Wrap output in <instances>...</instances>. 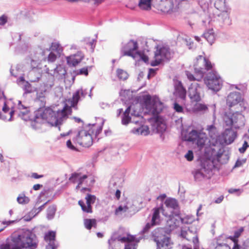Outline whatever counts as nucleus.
I'll use <instances>...</instances> for the list:
<instances>
[{"label": "nucleus", "mask_w": 249, "mask_h": 249, "mask_svg": "<svg viewBox=\"0 0 249 249\" xmlns=\"http://www.w3.org/2000/svg\"><path fill=\"white\" fill-rule=\"evenodd\" d=\"M87 93L86 90H77L72 96L71 100V106L65 105L63 108L53 111L51 108L40 107L35 112L34 121L36 123L47 124L51 126H58L65 121L71 112V107H75L80 96L85 97Z\"/></svg>", "instance_id": "1"}, {"label": "nucleus", "mask_w": 249, "mask_h": 249, "mask_svg": "<svg viewBox=\"0 0 249 249\" xmlns=\"http://www.w3.org/2000/svg\"><path fill=\"white\" fill-rule=\"evenodd\" d=\"M37 245L36 235L28 230L12 233L0 245V249H36Z\"/></svg>", "instance_id": "2"}, {"label": "nucleus", "mask_w": 249, "mask_h": 249, "mask_svg": "<svg viewBox=\"0 0 249 249\" xmlns=\"http://www.w3.org/2000/svg\"><path fill=\"white\" fill-rule=\"evenodd\" d=\"M103 124V120L101 121L100 125L96 124H89L84 129L81 130L78 132L75 141L83 146H90L93 142L92 134H94L96 137H97L102 130Z\"/></svg>", "instance_id": "3"}, {"label": "nucleus", "mask_w": 249, "mask_h": 249, "mask_svg": "<svg viewBox=\"0 0 249 249\" xmlns=\"http://www.w3.org/2000/svg\"><path fill=\"white\" fill-rule=\"evenodd\" d=\"M194 67L195 75L189 71H186L185 73L190 81L198 82L202 79L207 71L212 69V64L206 57L202 55H199L196 58Z\"/></svg>", "instance_id": "4"}, {"label": "nucleus", "mask_w": 249, "mask_h": 249, "mask_svg": "<svg viewBox=\"0 0 249 249\" xmlns=\"http://www.w3.org/2000/svg\"><path fill=\"white\" fill-rule=\"evenodd\" d=\"M49 51L50 50L48 49L42 48L40 47H36L31 50L29 58L32 70L30 72V76L34 74L36 70L40 71L41 69V63L43 61H45L46 60L47 55L46 53Z\"/></svg>", "instance_id": "5"}, {"label": "nucleus", "mask_w": 249, "mask_h": 249, "mask_svg": "<svg viewBox=\"0 0 249 249\" xmlns=\"http://www.w3.org/2000/svg\"><path fill=\"white\" fill-rule=\"evenodd\" d=\"M224 125L226 126L238 129L245 125L244 116L239 111L233 113H226L223 117Z\"/></svg>", "instance_id": "6"}, {"label": "nucleus", "mask_w": 249, "mask_h": 249, "mask_svg": "<svg viewBox=\"0 0 249 249\" xmlns=\"http://www.w3.org/2000/svg\"><path fill=\"white\" fill-rule=\"evenodd\" d=\"M181 135L184 141L196 143L200 148H202L204 145L207 140V136L205 133L196 130H192L190 131H183Z\"/></svg>", "instance_id": "7"}, {"label": "nucleus", "mask_w": 249, "mask_h": 249, "mask_svg": "<svg viewBox=\"0 0 249 249\" xmlns=\"http://www.w3.org/2000/svg\"><path fill=\"white\" fill-rule=\"evenodd\" d=\"M204 81L208 89L214 92L219 91L223 86V80L215 71L209 72L204 77Z\"/></svg>", "instance_id": "8"}, {"label": "nucleus", "mask_w": 249, "mask_h": 249, "mask_svg": "<svg viewBox=\"0 0 249 249\" xmlns=\"http://www.w3.org/2000/svg\"><path fill=\"white\" fill-rule=\"evenodd\" d=\"M188 94L192 102H200L204 96L203 86L196 82H194L189 87Z\"/></svg>", "instance_id": "9"}, {"label": "nucleus", "mask_w": 249, "mask_h": 249, "mask_svg": "<svg viewBox=\"0 0 249 249\" xmlns=\"http://www.w3.org/2000/svg\"><path fill=\"white\" fill-rule=\"evenodd\" d=\"M169 49L166 46H157V50L155 52L154 60L151 62L152 66H156L159 65L164 59L169 60L171 57Z\"/></svg>", "instance_id": "10"}, {"label": "nucleus", "mask_w": 249, "mask_h": 249, "mask_svg": "<svg viewBox=\"0 0 249 249\" xmlns=\"http://www.w3.org/2000/svg\"><path fill=\"white\" fill-rule=\"evenodd\" d=\"M242 100L243 99L240 92H232L228 95L226 103L230 108L237 106L239 110L242 111L246 108L243 105Z\"/></svg>", "instance_id": "11"}, {"label": "nucleus", "mask_w": 249, "mask_h": 249, "mask_svg": "<svg viewBox=\"0 0 249 249\" xmlns=\"http://www.w3.org/2000/svg\"><path fill=\"white\" fill-rule=\"evenodd\" d=\"M138 49L137 42L134 40H130L122 47L121 56H128L136 59V57L139 54Z\"/></svg>", "instance_id": "12"}, {"label": "nucleus", "mask_w": 249, "mask_h": 249, "mask_svg": "<svg viewBox=\"0 0 249 249\" xmlns=\"http://www.w3.org/2000/svg\"><path fill=\"white\" fill-rule=\"evenodd\" d=\"M144 102L145 108L149 113L158 115L162 110V104L158 99L151 100V96L147 95Z\"/></svg>", "instance_id": "13"}, {"label": "nucleus", "mask_w": 249, "mask_h": 249, "mask_svg": "<svg viewBox=\"0 0 249 249\" xmlns=\"http://www.w3.org/2000/svg\"><path fill=\"white\" fill-rule=\"evenodd\" d=\"M69 180L73 183H78L76 187V189H78L81 187H82L83 189H85L86 186H90L94 182V180L91 179V183L90 184H88L87 175L83 174L80 172H75L72 173L70 177Z\"/></svg>", "instance_id": "14"}, {"label": "nucleus", "mask_w": 249, "mask_h": 249, "mask_svg": "<svg viewBox=\"0 0 249 249\" xmlns=\"http://www.w3.org/2000/svg\"><path fill=\"white\" fill-rule=\"evenodd\" d=\"M135 213L134 207L130 202L121 204L115 211V214L121 218L131 217Z\"/></svg>", "instance_id": "15"}, {"label": "nucleus", "mask_w": 249, "mask_h": 249, "mask_svg": "<svg viewBox=\"0 0 249 249\" xmlns=\"http://www.w3.org/2000/svg\"><path fill=\"white\" fill-rule=\"evenodd\" d=\"M142 237L140 236L137 238L136 236L127 234L126 236H119L117 240L123 243H125L124 249H136L137 243H138Z\"/></svg>", "instance_id": "16"}, {"label": "nucleus", "mask_w": 249, "mask_h": 249, "mask_svg": "<svg viewBox=\"0 0 249 249\" xmlns=\"http://www.w3.org/2000/svg\"><path fill=\"white\" fill-rule=\"evenodd\" d=\"M232 127L226 128L224 131L220 136L223 139L219 140L218 144H230L233 142L237 137V133L232 129Z\"/></svg>", "instance_id": "17"}, {"label": "nucleus", "mask_w": 249, "mask_h": 249, "mask_svg": "<svg viewBox=\"0 0 249 249\" xmlns=\"http://www.w3.org/2000/svg\"><path fill=\"white\" fill-rule=\"evenodd\" d=\"M216 149H213L214 159L216 160L217 161L221 164L226 163L229 159V155L228 152L225 150L223 145L218 144Z\"/></svg>", "instance_id": "18"}, {"label": "nucleus", "mask_w": 249, "mask_h": 249, "mask_svg": "<svg viewBox=\"0 0 249 249\" xmlns=\"http://www.w3.org/2000/svg\"><path fill=\"white\" fill-rule=\"evenodd\" d=\"M185 1L186 0H176L175 4H174L173 0H165L161 1L160 4L161 10L163 12L168 13L176 12L180 8L179 7V1Z\"/></svg>", "instance_id": "19"}, {"label": "nucleus", "mask_w": 249, "mask_h": 249, "mask_svg": "<svg viewBox=\"0 0 249 249\" xmlns=\"http://www.w3.org/2000/svg\"><path fill=\"white\" fill-rule=\"evenodd\" d=\"M163 215L168 219L166 221V226L170 231H172L179 226L180 223V217L178 215H174L172 213L165 212L163 211Z\"/></svg>", "instance_id": "20"}, {"label": "nucleus", "mask_w": 249, "mask_h": 249, "mask_svg": "<svg viewBox=\"0 0 249 249\" xmlns=\"http://www.w3.org/2000/svg\"><path fill=\"white\" fill-rule=\"evenodd\" d=\"M86 204L83 200L78 201L79 205L81 206L83 212L87 213H92L91 205L94 204L96 200V197L94 195L88 194L85 197Z\"/></svg>", "instance_id": "21"}, {"label": "nucleus", "mask_w": 249, "mask_h": 249, "mask_svg": "<svg viewBox=\"0 0 249 249\" xmlns=\"http://www.w3.org/2000/svg\"><path fill=\"white\" fill-rule=\"evenodd\" d=\"M84 57V54L81 52H78L75 54L67 56L66 60L69 66H75L81 61Z\"/></svg>", "instance_id": "22"}, {"label": "nucleus", "mask_w": 249, "mask_h": 249, "mask_svg": "<svg viewBox=\"0 0 249 249\" xmlns=\"http://www.w3.org/2000/svg\"><path fill=\"white\" fill-rule=\"evenodd\" d=\"M46 95L47 91L45 88L39 89L36 91L35 102L41 107H44L46 103Z\"/></svg>", "instance_id": "23"}, {"label": "nucleus", "mask_w": 249, "mask_h": 249, "mask_svg": "<svg viewBox=\"0 0 249 249\" xmlns=\"http://www.w3.org/2000/svg\"><path fill=\"white\" fill-rule=\"evenodd\" d=\"M174 88V95L182 100L184 99L186 95V90L183 87L181 82L179 81H176L175 82Z\"/></svg>", "instance_id": "24"}, {"label": "nucleus", "mask_w": 249, "mask_h": 249, "mask_svg": "<svg viewBox=\"0 0 249 249\" xmlns=\"http://www.w3.org/2000/svg\"><path fill=\"white\" fill-rule=\"evenodd\" d=\"M164 205L165 206V208H163V209H166V212L167 213L171 212L172 213H174V211L178 209V201L175 198H167L164 201Z\"/></svg>", "instance_id": "25"}, {"label": "nucleus", "mask_w": 249, "mask_h": 249, "mask_svg": "<svg viewBox=\"0 0 249 249\" xmlns=\"http://www.w3.org/2000/svg\"><path fill=\"white\" fill-rule=\"evenodd\" d=\"M46 72L49 74H50L53 76V77H55L58 79L63 78L66 73V71L65 68L60 65L56 66V67L53 71V73L49 72V70L48 68H46Z\"/></svg>", "instance_id": "26"}, {"label": "nucleus", "mask_w": 249, "mask_h": 249, "mask_svg": "<svg viewBox=\"0 0 249 249\" xmlns=\"http://www.w3.org/2000/svg\"><path fill=\"white\" fill-rule=\"evenodd\" d=\"M157 249H171L173 243L170 237L166 236L156 242Z\"/></svg>", "instance_id": "27"}, {"label": "nucleus", "mask_w": 249, "mask_h": 249, "mask_svg": "<svg viewBox=\"0 0 249 249\" xmlns=\"http://www.w3.org/2000/svg\"><path fill=\"white\" fill-rule=\"evenodd\" d=\"M230 9L222 11V13L218 15V20L223 24L229 25L231 24V19L230 17Z\"/></svg>", "instance_id": "28"}, {"label": "nucleus", "mask_w": 249, "mask_h": 249, "mask_svg": "<svg viewBox=\"0 0 249 249\" xmlns=\"http://www.w3.org/2000/svg\"><path fill=\"white\" fill-rule=\"evenodd\" d=\"M163 211H165V212H166V209H163L162 207L155 208L153 209V213L151 219V222L153 223V224L157 225L159 223L160 221V213L161 212L163 213Z\"/></svg>", "instance_id": "29"}, {"label": "nucleus", "mask_w": 249, "mask_h": 249, "mask_svg": "<svg viewBox=\"0 0 249 249\" xmlns=\"http://www.w3.org/2000/svg\"><path fill=\"white\" fill-rule=\"evenodd\" d=\"M131 132L137 135L146 136L149 134V131L147 125H141L139 127H134L131 130Z\"/></svg>", "instance_id": "30"}, {"label": "nucleus", "mask_w": 249, "mask_h": 249, "mask_svg": "<svg viewBox=\"0 0 249 249\" xmlns=\"http://www.w3.org/2000/svg\"><path fill=\"white\" fill-rule=\"evenodd\" d=\"M203 37L205 38L210 45L213 43L215 39V35L213 29L206 30L203 34Z\"/></svg>", "instance_id": "31"}, {"label": "nucleus", "mask_w": 249, "mask_h": 249, "mask_svg": "<svg viewBox=\"0 0 249 249\" xmlns=\"http://www.w3.org/2000/svg\"><path fill=\"white\" fill-rule=\"evenodd\" d=\"M213 167V163L210 160H208L201 162L200 168L207 175L212 171Z\"/></svg>", "instance_id": "32"}, {"label": "nucleus", "mask_w": 249, "mask_h": 249, "mask_svg": "<svg viewBox=\"0 0 249 249\" xmlns=\"http://www.w3.org/2000/svg\"><path fill=\"white\" fill-rule=\"evenodd\" d=\"M163 232L164 230L161 228H157L154 230L151 233L153 240L155 242H157L159 240H160L163 237L166 236V235L163 234Z\"/></svg>", "instance_id": "33"}, {"label": "nucleus", "mask_w": 249, "mask_h": 249, "mask_svg": "<svg viewBox=\"0 0 249 249\" xmlns=\"http://www.w3.org/2000/svg\"><path fill=\"white\" fill-rule=\"evenodd\" d=\"M207 129L208 131L209 134L212 139L214 140L215 138L216 144H218V141L221 139V137L220 136H217L216 127L213 125H210L208 126Z\"/></svg>", "instance_id": "34"}, {"label": "nucleus", "mask_w": 249, "mask_h": 249, "mask_svg": "<svg viewBox=\"0 0 249 249\" xmlns=\"http://www.w3.org/2000/svg\"><path fill=\"white\" fill-rule=\"evenodd\" d=\"M55 232L53 231H49L45 234L44 238L45 241L48 242V246H51L52 245L54 246L57 245L55 244Z\"/></svg>", "instance_id": "35"}, {"label": "nucleus", "mask_w": 249, "mask_h": 249, "mask_svg": "<svg viewBox=\"0 0 249 249\" xmlns=\"http://www.w3.org/2000/svg\"><path fill=\"white\" fill-rule=\"evenodd\" d=\"M192 173L195 180L197 181H201L205 177H207V174L204 171H202L201 168L194 171Z\"/></svg>", "instance_id": "36"}, {"label": "nucleus", "mask_w": 249, "mask_h": 249, "mask_svg": "<svg viewBox=\"0 0 249 249\" xmlns=\"http://www.w3.org/2000/svg\"><path fill=\"white\" fill-rule=\"evenodd\" d=\"M132 108L131 106L128 107L124 113L122 119V123L124 125L127 124L130 121L131 118L129 116V113Z\"/></svg>", "instance_id": "37"}, {"label": "nucleus", "mask_w": 249, "mask_h": 249, "mask_svg": "<svg viewBox=\"0 0 249 249\" xmlns=\"http://www.w3.org/2000/svg\"><path fill=\"white\" fill-rule=\"evenodd\" d=\"M152 0H140L138 6L142 10H149L151 8Z\"/></svg>", "instance_id": "38"}, {"label": "nucleus", "mask_w": 249, "mask_h": 249, "mask_svg": "<svg viewBox=\"0 0 249 249\" xmlns=\"http://www.w3.org/2000/svg\"><path fill=\"white\" fill-rule=\"evenodd\" d=\"M215 8L222 11L230 9L226 7V0H216L214 3Z\"/></svg>", "instance_id": "39"}, {"label": "nucleus", "mask_w": 249, "mask_h": 249, "mask_svg": "<svg viewBox=\"0 0 249 249\" xmlns=\"http://www.w3.org/2000/svg\"><path fill=\"white\" fill-rule=\"evenodd\" d=\"M50 49L52 51V52H56L59 56H60V54L63 51L62 47L57 42H53Z\"/></svg>", "instance_id": "40"}, {"label": "nucleus", "mask_w": 249, "mask_h": 249, "mask_svg": "<svg viewBox=\"0 0 249 249\" xmlns=\"http://www.w3.org/2000/svg\"><path fill=\"white\" fill-rule=\"evenodd\" d=\"M119 179L116 178H113L109 181V188L110 190L115 191V189H118L119 184Z\"/></svg>", "instance_id": "41"}, {"label": "nucleus", "mask_w": 249, "mask_h": 249, "mask_svg": "<svg viewBox=\"0 0 249 249\" xmlns=\"http://www.w3.org/2000/svg\"><path fill=\"white\" fill-rule=\"evenodd\" d=\"M56 211V207L55 205L50 206L47 211V217L49 220L53 218Z\"/></svg>", "instance_id": "42"}, {"label": "nucleus", "mask_w": 249, "mask_h": 249, "mask_svg": "<svg viewBox=\"0 0 249 249\" xmlns=\"http://www.w3.org/2000/svg\"><path fill=\"white\" fill-rule=\"evenodd\" d=\"M84 225L88 230H90L92 227L96 226V221L94 219H85L84 220Z\"/></svg>", "instance_id": "43"}, {"label": "nucleus", "mask_w": 249, "mask_h": 249, "mask_svg": "<svg viewBox=\"0 0 249 249\" xmlns=\"http://www.w3.org/2000/svg\"><path fill=\"white\" fill-rule=\"evenodd\" d=\"M195 220V217L191 215H187L180 217V223L185 224H192Z\"/></svg>", "instance_id": "44"}, {"label": "nucleus", "mask_w": 249, "mask_h": 249, "mask_svg": "<svg viewBox=\"0 0 249 249\" xmlns=\"http://www.w3.org/2000/svg\"><path fill=\"white\" fill-rule=\"evenodd\" d=\"M116 74L118 78L122 80H126L128 76V74L126 72V71L120 69H118L117 70Z\"/></svg>", "instance_id": "45"}, {"label": "nucleus", "mask_w": 249, "mask_h": 249, "mask_svg": "<svg viewBox=\"0 0 249 249\" xmlns=\"http://www.w3.org/2000/svg\"><path fill=\"white\" fill-rule=\"evenodd\" d=\"M17 201L19 204H25L29 202L30 199L28 197L25 196V194H22L17 197Z\"/></svg>", "instance_id": "46"}, {"label": "nucleus", "mask_w": 249, "mask_h": 249, "mask_svg": "<svg viewBox=\"0 0 249 249\" xmlns=\"http://www.w3.org/2000/svg\"><path fill=\"white\" fill-rule=\"evenodd\" d=\"M243 231V228H241L239 230L236 231L234 233V235L233 236H230L228 237V238L230 239L232 241H234L235 242H238L237 238L240 236Z\"/></svg>", "instance_id": "47"}, {"label": "nucleus", "mask_w": 249, "mask_h": 249, "mask_svg": "<svg viewBox=\"0 0 249 249\" xmlns=\"http://www.w3.org/2000/svg\"><path fill=\"white\" fill-rule=\"evenodd\" d=\"M194 232L188 229L187 231L182 230L180 232V236L183 238H185L188 241H191V238L190 237H187V234H193Z\"/></svg>", "instance_id": "48"}, {"label": "nucleus", "mask_w": 249, "mask_h": 249, "mask_svg": "<svg viewBox=\"0 0 249 249\" xmlns=\"http://www.w3.org/2000/svg\"><path fill=\"white\" fill-rule=\"evenodd\" d=\"M135 107H137L136 109H133L131 114L132 116H136L137 117H139L141 116V107L140 105L139 104H137L135 105Z\"/></svg>", "instance_id": "49"}, {"label": "nucleus", "mask_w": 249, "mask_h": 249, "mask_svg": "<svg viewBox=\"0 0 249 249\" xmlns=\"http://www.w3.org/2000/svg\"><path fill=\"white\" fill-rule=\"evenodd\" d=\"M28 113H29V110L27 108L24 109L23 111L21 110L20 111V113H19V116L20 117H21L22 119L26 121L28 120V118H29V116H28Z\"/></svg>", "instance_id": "50"}, {"label": "nucleus", "mask_w": 249, "mask_h": 249, "mask_svg": "<svg viewBox=\"0 0 249 249\" xmlns=\"http://www.w3.org/2000/svg\"><path fill=\"white\" fill-rule=\"evenodd\" d=\"M57 58V55L55 54L53 52H50L47 57V61L49 62H53L55 61Z\"/></svg>", "instance_id": "51"}, {"label": "nucleus", "mask_w": 249, "mask_h": 249, "mask_svg": "<svg viewBox=\"0 0 249 249\" xmlns=\"http://www.w3.org/2000/svg\"><path fill=\"white\" fill-rule=\"evenodd\" d=\"M195 109L199 111H205L207 110V106L203 104H197L196 105Z\"/></svg>", "instance_id": "52"}, {"label": "nucleus", "mask_w": 249, "mask_h": 249, "mask_svg": "<svg viewBox=\"0 0 249 249\" xmlns=\"http://www.w3.org/2000/svg\"><path fill=\"white\" fill-rule=\"evenodd\" d=\"M155 225V224H153L152 222L147 223L145 226L143 227L142 231H141L142 234L146 233L151 228V227Z\"/></svg>", "instance_id": "53"}, {"label": "nucleus", "mask_w": 249, "mask_h": 249, "mask_svg": "<svg viewBox=\"0 0 249 249\" xmlns=\"http://www.w3.org/2000/svg\"><path fill=\"white\" fill-rule=\"evenodd\" d=\"M193 236L191 241H192L194 245V247L198 248V239L197 235H196V232L195 231L193 233Z\"/></svg>", "instance_id": "54"}, {"label": "nucleus", "mask_w": 249, "mask_h": 249, "mask_svg": "<svg viewBox=\"0 0 249 249\" xmlns=\"http://www.w3.org/2000/svg\"><path fill=\"white\" fill-rule=\"evenodd\" d=\"M185 159L189 161H192L194 159V153L192 150H188L184 155Z\"/></svg>", "instance_id": "55"}, {"label": "nucleus", "mask_w": 249, "mask_h": 249, "mask_svg": "<svg viewBox=\"0 0 249 249\" xmlns=\"http://www.w3.org/2000/svg\"><path fill=\"white\" fill-rule=\"evenodd\" d=\"M214 249H230V247L225 243H217Z\"/></svg>", "instance_id": "56"}, {"label": "nucleus", "mask_w": 249, "mask_h": 249, "mask_svg": "<svg viewBox=\"0 0 249 249\" xmlns=\"http://www.w3.org/2000/svg\"><path fill=\"white\" fill-rule=\"evenodd\" d=\"M249 147V145L248 144V142L247 141H245L242 145V146L239 148V151L241 153H244L246 151L247 148Z\"/></svg>", "instance_id": "57"}, {"label": "nucleus", "mask_w": 249, "mask_h": 249, "mask_svg": "<svg viewBox=\"0 0 249 249\" xmlns=\"http://www.w3.org/2000/svg\"><path fill=\"white\" fill-rule=\"evenodd\" d=\"M66 145L68 148L73 151H76L77 149L75 146L72 143L71 140H69L67 141Z\"/></svg>", "instance_id": "58"}, {"label": "nucleus", "mask_w": 249, "mask_h": 249, "mask_svg": "<svg viewBox=\"0 0 249 249\" xmlns=\"http://www.w3.org/2000/svg\"><path fill=\"white\" fill-rule=\"evenodd\" d=\"M23 89L25 93H30L32 90L31 85L27 82L25 83Z\"/></svg>", "instance_id": "59"}, {"label": "nucleus", "mask_w": 249, "mask_h": 249, "mask_svg": "<svg viewBox=\"0 0 249 249\" xmlns=\"http://www.w3.org/2000/svg\"><path fill=\"white\" fill-rule=\"evenodd\" d=\"M139 58L140 59L142 60L145 63H147L148 61V56L144 54H141L139 52V54L136 57V58Z\"/></svg>", "instance_id": "60"}, {"label": "nucleus", "mask_w": 249, "mask_h": 249, "mask_svg": "<svg viewBox=\"0 0 249 249\" xmlns=\"http://www.w3.org/2000/svg\"><path fill=\"white\" fill-rule=\"evenodd\" d=\"M174 109L176 110V112L178 113L182 112L183 110L182 106L179 105L177 103H175L174 104Z\"/></svg>", "instance_id": "61"}, {"label": "nucleus", "mask_w": 249, "mask_h": 249, "mask_svg": "<svg viewBox=\"0 0 249 249\" xmlns=\"http://www.w3.org/2000/svg\"><path fill=\"white\" fill-rule=\"evenodd\" d=\"M8 21V17L3 15L0 17V25H4Z\"/></svg>", "instance_id": "62"}, {"label": "nucleus", "mask_w": 249, "mask_h": 249, "mask_svg": "<svg viewBox=\"0 0 249 249\" xmlns=\"http://www.w3.org/2000/svg\"><path fill=\"white\" fill-rule=\"evenodd\" d=\"M246 159H242V160H237L236 161V162L234 166V168L239 167L241 166L243 164H244L246 162Z\"/></svg>", "instance_id": "63"}, {"label": "nucleus", "mask_w": 249, "mask_h": 249, "mask_svg": "<svg viewBox=\"0 0 249 249\" xmlns=\"http://www.w3.org/2000/svg\"><path fill=\"white\" fill-rule=\"evenodd\" d=\"M29 49H30V46L28 43H24L21 50V52L25 53L27 52Z\"/></svg>", "instance_id": "64"}]
</instances>
